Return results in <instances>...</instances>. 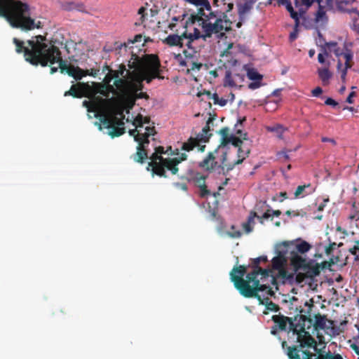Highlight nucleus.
I'll list each match as a JSON object with an SVG mask.
<instances>
[{
	"mask_svg": "<svg viewBox=\"0 0 359 359\" xmlns=\"http://www.w3.org/2000/svg\"><path fill=\"white\" fill-rule=\"evenodd\" d=\"M121 77L128 76L129 79H137V72L134 69H126L124 65H120L116 70Z\"/></svg>",
	"mask_w": 359,
	"mask_h": 359,
	"instance_id": "obj_27",
	"label": "nucleus"
},
{
	"mask_svg": "<svg viewBox=\"0 0 359 359\" xmlns=\"http://www.w3.org/2000/svg\"><path fill=\"white\" fill-rule=\"evenodd\" d=\"M26 43L32 50H27L25 60L32 65L46 67L48 62H55L58 58L59 48L51 41H48L44 36L37 35L35 40H27Z\"/></svg>",
	"mask_w": 359,
	"mask_h": 359,
	"instance_id": "obj_5",
	"label": "nucleus"
},
{
	"mask_svg": "<svg viewBox=\"0 0 359 359\" xmlns=\"http://www.w3.org/2000/svg\"><path fill=\"white\" fill-rule=\"evenodd\" d=\"M305 278H309L306 274L303 271H299V273L296 275L297 282L301 283L305 280Z\"/></svg>",
	"mask_w": 359,
	"mask_h": 359,
	"instance_id": "obj_51",
	"label": "nucleus"
},
{
	"mask_svg": "<svg viewBox=\"0 0 359 359\" xmlns=\"http://www.w3.org/2000/svg\"><path fill=\"white\" fill-rule=\"evenodd\" d=\"M129 134H130V135L133 136L134 137V140H135V136L137 135H142V132L141 129H137V128H135V129L130 130H129Z\"/></svg>",
	"mask_w": 359,
	"mask_h": 359,
	"instance_id": "obj_57",
	"label": "nucleus"
},
{
	"mask_svg": "<svg viewBox=\"0 0 359 359\" xmlns=\"http://www.w3.org/2000/svg\"><path fill=\"white\" fill-rule=\"evenodd\" d=\"M290 264L294 269V272H298L299 271H302L306 262H308L306 259L302 255L297 254V252L292 250L290 252V256L289 257Z\"/></svg>",
	"mask_w": 359,
	"mask_h": 359,
	"instance_id": "obj_18",
	"label": "nucleus"
},
{
	"mask_svg": "<svg viewBox=\"0 0 359 359\" xmlns=\"http://www.w3.org/2000/svg\"><path fill=\"white\" fill-rule=\"evenodd\" d=\"M199 146L198 138L189 137L187 142H184L182 145L181 150L186 151H192L196 147Z\"/></svg>",
	"mask_w": 359,
	"mask_h": 359,
	"instance_id": "obj_29",
	"label": "nucleus"
},
{
	"mask_svg": "<svg viewBox=\"0 0 359 359\" xmlns=\"http://www.w3.org/2000/svg\"><path fill=\"white\" fill-rule=\"evenodd\" d=\"M187 158V156L184 153L176 158H163L155 151L149 157L151 161L149 162L147 170L151 172L152 176L156 175L161 177H167L165 169L170 170L172 175H176L179 170L178 164Z\"/></svg>",
	"mask_w": 359,
	"mask_h": 359,
	"instance_id": "obj_6",
	"label": "nucleus"
},
{
	"mask_svg": "<svg viewBox=\"0 0 359 359\" xmlns=\"http://www.w3.org/2000/svg\"><path fill=\"white\" fill-rule=\"evenodd\" d=\"M348 69H346V67H344V69H342L341 72V79L342 82H344V83L346 82V78Z\"/></svg>",
	"mask_w": 359,
	"mask_h": 359,
	"instance_id": "obj_63",
	"label": "nucleus"
},
{
	"mask_svg": "<svg viewBox=\"0 0 359 359\" xmlns=\"http://www.w3.org/2000/svg\"><path fill=\"white\" fill-rule=\"evenodd\" d=\"M134 161L143 163L148 158V153L146 149H142V146L137 147V151L131 156Z\"/></svg>",
	"mask_w": 359,
	"mask_h": 359,
	"instance_id": "obj_24",
	"label": "nucleus"
},
{
	"mask_svg": "<svg viewBox=\"0 0 359 359\" xmlns=\"http://www.w3.org/2000/svg\"><path fill=\"white\" fill-rule=\"evenodd\" d=\"M284 5H285L287 11L290 12L291 18L295 20L297 23H299L298 13L294 11L291 3L287 0V3H285Z\"/></svg>",
	"mask_w": 359,
	"mask_h": 359,
	"instance_id": "obj_39",
	"label": "nucleus"
},
{
	"mask_svg": "<svg viewBox=\"0 0 359 359\" xmlns=\"http://www.w3.org/2000/svg\"><path fill=\"white\" fill-rule=\"evenodd\" d=\"M112 102L111 99H103L100 97H95L93 101L84 100L83 106L85 107L88 112L97 113L101 111L102 108L107 107Z\"/></svg>",
	"mask_w": 359,
	"mask_h": 359,
	"instance_id": "obj_11",
	"label": "nucleus"
},
{
	"mask_svg": "<svg viewBox=\"0 0 359 359\" xmlns=\"http://www.w3.org/2000/svg\"><path fill=\"white\" fill-rule=\"evenodd\" d=\"M0 17L4 18L13 28L24 31L41 28V22L30 17L29 6L20 0H0Z\"/></svg>",
	"mask_w": 359,
	"mask_h": 359,
	"instance_id": "obj_4",
	"label": "nucleus"
},
{
	"mask_svg": "<svg viewBox=\"0 0 359 359\" xmlns=\"http://www.w3.org/2000/svg\"><path fill=\"white\" fill-rule=\"evenodd\" d=\"M318 74L319 78L324 83L328 82L330 79L332 77V74L328 67L319 68L318 69Z\"/></svg>",
	"mask_w": 359,
	"mask_h": 359,
	"instance_id": "obj_34",
	"label": "nucleus"
},
{
	"mask_svg": "<svg viewBox=\"0 0 359 359\" xmlns=\"http://www.w3.org/2000/svg\"><path fill=\"white\" fill-rule=\"evenodd\" d=\"M272 320L275 325L271 329V334L276 335L279 330H287L288 325V334L296 336L297 345L288 346L285 341H282V348L289 359H344L339 353L318 352L316 339L306 330L312 325L311 318L299 315L298 322L294 323L289 317L275 315Z\"/></svg>",
	"mask_w": 359,
	"mask_h": 359,
	"instance_id": "obj_2",
	"label": "nucleus"
},
{
	"mask_svg": "<svg viewBox=\"0 0 359 359\" xmlns=\"http://www.w3.org/2000/svg\"><path fill=\"white\" fill-rule=\"evenodd\" d=\"M321 141L323 142H330V143L332 144L333 145L336 144V141L334 139L330 138V137H323L321 138Z\"/></svg>",
	"mask_w": 359,
	"mask_h": 359,
	"instance_id": "obj_62",
	"label": "nucleus"
},
{
	"mask_svg": "<svg viewBox=\"0 0 359 359\" xmlns=\"http://www.w3.org/2000/svg\"><path fill=\"white\" fill-rule=\"evenodd\" d=\"M266 309L269 311L275 312L279 311L280 309L279 306L271 301L266 303Z\"/></svg>",
	"mask_w": 359,
	"mask_h": 359,
	"instance_id": "obj_49",
	"label": "nucleus"
},
{
	"mask_svg": "<svg viewBox=\"0 0 359 359\" xmlns=\"http://www.w3.org/2000/svg\"><path fill=\"white\" fill-rule=\"evenodd\" d=\"M66 73L76 80H80L87 75V73L79 67L69 65Z\"/></svg>",
	"mask_w": 359,
	"mask_h": 359,
	"instance_id": "obj_22",
	"label": "nucleus"
},
{
	"mask_svg": "<svg viewBox=\"0 0 359 359\" xmlns=\"http://www.w3.org/2000/svg\"><path fill=\"white\" fill-rule=\"evenodd\" d=\"M245 76L241 74H233L231 70H226L224 77V86L229 87L241 86V83L244 81Z\"/></svg>",
	"mask_w": 359,
	"mask_h": 359,
	"instance_id": "obj_16",
	"label": "nucleus"
},
{
	"mask_svg": "<svg viewBox=\"0 0 359 359\" xmlns=\"http://www.w3.org/2000/svg\"><path fill=\"white\" fill-rule=\"evenodd\" d=\"M268 261L266 256H260L257 258H255L252 260V267L253 269H257L259 268V264L261 262H266Z\"/></svg>",
	"mask_w": 359,
	"mask_h": 359,
	"instance_id": "obj_43",
	"label": "nucleus"
},
{
	"mask_svg": "<svg viewBox=\"0 0 359 359\" xmlns=\"http://www.w3.org/2000/svg\"><path fill=\"white\" fill-rule=\"evenodd\" d=\"M217 162L212 152H209L208 156L198 163V167L204 170L211 172L217 166Z\"/></svg>",
	"mask_w": 359,
	"mask_h": 359,
	"instance_id": "obj_19",
	"label": "nucleus"
},
{
	"mask_svg": "<svg viewBox=\"0 0 359 359\" xmlns=\"http://www.w3.org/2000/svg\"><path fill=\"white\" fill-rule=\"evenodd\" d=\"M122 126L123 125H114L110 128L111 130L109 131V135L111 137H119L121 135L124 134L125 133V128L124 127H120V126Z\"/></svg>",
	"mask_w": 359,
	"mask_h": 359,
	"instance_id": "obj_36",
	"label": "nucleus"
},
{
	"mask_svg": "<svg viewBox=\"0 0 359 359\" xmlns=\"http://www.w3.org/2000/svg\"><path fill=\"white\" fill-rule=\"evenodd\" d=\"M154 79H163L164 77L161 74L156 73H137V77L135 81H137L138 83L145 81L147 83H150Z\"/></svg>",
	"mask_w": 359,
	"mask_h": 359,
	"instance_id": "obj_23",
	"label": "nucleus"
},
{
	"mask_svg": "<svg viewBox=\"0 0 359 359\" xmlns=\"http://www.w3.org/2000/svg\"><path fill=\"white\" fill-rule=\"evenodd\" d=\"M344 57L346 60V62L344 64V65H345L344 67H346V69H350L351 67V65L350 62L353 58V54L351 52V50H348L347 52L344 53Z\"/></svg>",
	"mask_w": 359,
	"mask_h": 359,
	"instance_id": "obj_46",
	"label": "nucleus"
},
{
	"mask_svg": "<svg viewBox=\"0 0 359 359\" xmlns=\"http://www.w3.org/2000/svg\"><path fill=\"white\" fill-rule=\"evenodd\" d=\"M202 66H203L202 63L193 62H191V70H194V69L199 70L202 67Z\"/></svg>",
	"mask_w": 359,
	"mask_h": 359,
	"instance_id": "obj_60",
	"label": "nucleus"
},
{
	"mask_svg": "<svg viewBox=\"0 0 359 359\" xmlns=\"http://www.w3.org/2000/svg\"><path fill=\"white\" fill-rule=\"evenodd\" d=\"M133 126H135L137 129H141L143 128L144 121L143 116L141 114H138L134 119L133 122Z\"/></svg>",
	"mask_w": 359,
	"mask_h": 359,
	"instance_id": "obj_45",
	"label": "nucleus"
},
{
	"mask_svg": "<svg viewBox=\"0 0 359 359\" xmlns=\"http://www.w3.org/2000/svg\"><path fill=\"white\" fill-rule=\"evenodd\" d=\"M229 129L227 127L222 128L219 133L221 135V145L226 146L231 143L234 147H238L241 146L243 141L241 138L236 137L235 135H229Z\"/></svg>",
	"mask_w": 359,
	"mask_h": 359,
	"instance_id": "obj_14",
	"label": "nucleus"
},
{
	"mask_svg": "<svg viewBox=\"0 0 359 359\" xmlns=\"http://www.w3.org/2000/svg\"><path fill=\"white\" fill-rule=\"evenodd\" d=\"M308 278H313L320 273L319 266L317 264H314L312 260H309L306 262L303 270Z\"/></svg>",
	"mask_w": 359,
	"mask_h": 359,
	"instance_id": "obj_21",
	"label": "nucleus"
},
{
	"mask_svg": "<svg viewBox=\"0 0 359 359\" xmlns=\"http://www.w3.org/2000/svg\"><path fill=\"white\" fill-rule=\"evenodd\" d=\"M13 43L15 45L16 52L18 53H23L25 57V53H26L27 50H28L29 52H31V50H32V48H30L29 46H25V42L18 39L17 38L13 39Z\"/></svg>",
	"mask_w": 359,
	"mask_h": 359,
	"instance_id": "obj_30",
	"label": "nucleus"
},
{
	"mask_svg": "<svg viewBox=\"0 0 359 359\" xmlns=\"http://www.w3.org/2000/svg\"><path fill=\"white\" fill-rule=\"evenodd\" d=\"M247 76L249 79L252 81H262L263 76L255 69H249L247 72Z\"/></svg>",
	"mask_w": 359,
	"mask_h": 359,
	"instance_id": "obj_37",
	"label": "nucleus"
},
{
	"mask_svg": "<svg viewBox=\"0 0 359 359\" xmlns=\"http://www.w3.org/2000/svg\"><path fill=\"white\" fill-rule=\"evenodd\" d=\"M310 187V184H308L307 185L298 186L297 188L295 190V192H294L295 198L299 197V196L303 194V192L304 191L306 187Z\"/></svg>",
	"mask_w": 359,
	"mask_h": 359,
	"instance_id": "obj_50",
	"label": "nucleus"
},
{
	"mask_svg": "<svg viewBox=\"0 0 359 359\" xmlns=\"http://www.w3.org/2000/svg\"><path fill=\"white\" fill-rule=\"evenodd\" d=\"M111 104L102 108L97 114H100V121L104 128L110 129L114 125H124L123 121L118 117L110 114Z\"/></svg>",
	"mask_w": 359,
	"mask_h": 359,
	"instance_id": "obj_9",
	"label": "nucleus"
},
{
	"mask_svg": "<svg viewBox=\"0 0 359 359\" xmlns=\"http://www.w3.org/2000/svg\"><path fill=\"white\" fill-rule=\"evenodd\" d=\"M212 121L211 118H209L207 121L206 126L202 129V133L198 135L196 138H198L199 141L201 140L204 142H208L211 134H208L210 131V123Z\"/></svg>",
	"mask_w": 359,
	"mask_h": 359,
	"instance_id": "obj_31",
	"label": "nucleus"
},
{
	"mask_svg": "<svg viewBox=\"0 0 359 359\" xmlns=\"http://www.w3.org/2000/svg\"><path fill=\"white\" fill-rule=\"evenodd\" d=\"M55 63L59 64V68L60 69L61 73L66 72L67 69L69 67V65H67V61L62 60V56H61V52L60 50H59L58 58H56L55 62H51V61L48 62V65H51Z\"/></svg>",
	"mask_w": 359,
	"mask_h": 359,
	"instance_id": "obj_33",
	"label": "nucleus"
},
{
	"mask_svg": "<svg viewBox=\"0 0 359 359\" xmlns=\"http://www.w3.org/2000/svg\"><path fill=\"white\" fill-rule=\"evenodd\" d=\"M196 40L194 39L193 33L187 34L184 32L181 35L170 34L165 39H163V43L170 47L178 46L182 48L184 45L188 48H191V43Z\"/></svg>",
	"mask_w": 359,
	"mask_h": 359,
	"instance_id": "obj_8",
	"label": "nucleus"
},
{
	"mask_svg": "<svg viewBox=\"0 0 359 359\" xmlns=\"http://www.w3.org/2000/svg\"><path fill=\"white\" fill-rule=\"evenodd\" d=\"M322 93H323V90L319 86L313 89L311 91V94L313 97H318Z\"/></svg>",
	"mask_w": 359,
	"mask_h": 359,
	"instance_id": "obj_59",
	"label": "nucleus"
},
{
	"mask_svg": "<svg viewBox=\"0 0 359 359\" xmlns=\"http://www.w3.org/2000/svg\"><path fill=\"white\" fill-rule=\"evenodd\" d=\"M338 44L336 41L325 42L324 46H322V50H324L325 55L328 56L329 53L327 49L331 52L333 51V49L336 48Z\"/></svg>",
	"mask_w": 359,
	"mask_h": 359,
	"instance_id": "obj_38",
	"label": "nucleus"
},
{
	"mask_svg": "<svg viewBox=\"0 0 359 359\" xmlns=\"http://www.w3.org/2000/svg\"><path fill=\"white\" fill-rule=\"evenodd\" d=\"M359 251V246H353V248L349 249V252L355 256V259L359 260V255L357 254V252Z\"/></svg>",
	"mask_w": 359,
	"mask_h": 359,
	"instance_id": "obj_54",
	"label": "nucleus"
},
{
	"mask_svg": "<svg viewBox=\"0 0 359 359\" xmlns=\"http://www.w3.org/2000/svg\"><path fill=\"white\" fill-rule=\"evenodd\" d=\"M243 228L244 229L245 231L247 233H250L252 231V227L251 226V224L247 222L243 224Z\"/></svg>",
	"mask_w": 359,
	"mask_h": 359,
	"instance_id": "obj_61",
	"label": "nucleus"
},
{
	"mask_svg": "<svg viewBox=\"0 0 359 359\" xmlns=\"http://www.w3.org/2000/svg\"><path fill=\"white\" fill-rule=\"evenodd\" d=\"M135 80L136 79H129L128 76L121 77L114 80L113 86H115L116 89L119 90L120 91H123L128 87L132 81Z\"/></svg>",
	"mask_w": 359,
	"mask_h": 359,
	"instance_id": "obj_25",
	"label": "nucleus"
},
{
	"mask_svg": "<svg viewBox=\"0 0 359 359\" xmlns=\"http://www.w3.org/2000/svg\"><path fill=\"white\" fill-rule=\"evenodd\" d=\"M114 79V76L111 75V73L109 71L104 79V84H110L111 81Z\"/></svg>",
	"mask_w": 359,
	"mask_h": 359,
	"instance_id": "obj_56",
	"label": "nucleus"
},
{
	"mask_svg": "<svg viewBox=\"0 0 359 359\" xmlns=\"http://www.w3.org/2000/svg\"><path fill=\"white\" fill-rule=\"evenodd\" d=\"M112 103L111 104L110 107H111ZM110 114H113L116 116H120L121 118H119L120 120L123 121V120L125 118V116L123 114V107H117L113 109V111H111V109L110 108Z\"/></svg>",
	"mask_w": 359,
	"mask_h": 359,
	"instance_id": "obj_42",
	"label": "nucleus"
},
{
	"mask_svg": "<svg viewBox=\"0 0 359 359\" xmlns=\"http://www.w3.org/2000/svg\"><path fill=\"white\" fill-rule=\"evenodd\" d=\"M332 323L333 322L327 320L325 316H322L320 313L315 315L313 326L316 330H324L326 327L329 328L330 325H332Z\"/></svg>",
	"mask_w": 359,
	"mask_h": 359,
	"instance_id": "obj_20",
	"label": "nucleus"
},
{
	"mask_svg": "<svg viewBox=\"0 0 359 359\" xmlns=\"http://www.w3.org/2000/svg\"><path fill=\"white\" fill-rule=\"evenodd\" d=\"M129 69H134L137 73L161 74V62L157 55L146 54L140 57L132 54L131 60L128 62Z\"/></svg>",
	"mask_w": 359,
	"mask_h": 359,
	"instance_id": "obj_7",
	"label": "nucleus"
},
{
	"mask_svg": "<svg viewBox=\"0 0 359 359\" xmlns=\"http://www.w3.org/2000/svg\"><path fill=\"white\" fill-rule=\"evenodd\" d=\"M133 89L135 91V99H146L148 100L149 98V95L147 93L140 92L137 93L139 90H142L143 88V85L142 83L139 82L137 83H135L133 85Z\"/></svg>",
	"mask_w": 359,
	"mask_h": 359,
	"instance_id": "obj_32",
	"label": "nucleus"
},
{
	"mask_svg": "<svg viewBox=\"0 0 359 359\" xmlns=\"http://www.w3.org/2000/svg\"><path fill=\"white\" fill-rule=\"evenodd\" d=\"M212 100H213L214 104H218L221 107H224L227 104V100L220 98L217 93H213V95H212Z\"/></svg>",
	"mask_w": 359,
	"mask_h": 359,
	"instance_id": "obj_41",
	"label": "nucleus"
},
{
	"mask_svg": "<svg viewBox=\"0 0 359 359\" xmlns=\"http://www.w3.org/2000/svg\"><path fill=\"white\" fill-rule=\"evenodd\" d=\"M187 2L194 4L196 6H201L203 8L205 11H210L211 6L208 0H186Z\"/></svg>",
	"mask_w": 359,
	"mask_h": 359,
	"instance_id": "obj_35",
	"label": "nucleus"
},
{
	"mask_svg": "<svg viewBox=\"0 0 359 359\" xmlns=\"http://www.w3.org/2000/svg\"><path fill=\"white\" fill-rule=\"evenodd\" d=\"M288 253L285 248L280 250L278 252V256L275 257L272 259V264L275 269H279L282 267L283 264V258L285 255Z\"/></svg>",
	"mask_w": 359,
	"mask_h": 359,
	"instance_id": "obj_28",
	"label": "nucleus"
},
{
	"mask_svg": "<svg viewBox=\"0 0 359 359\" xmlns=\"http://www.w3.org/2000/svg\"><path fill=\"white\" fill-rule=\"evenodd\" d=\"M156 133L154 126H147L144 128V132L142 135L135 136V142L138 143L137 146H142V149H146L149 144V137L153 136Z\"/></svg>",
	"mask_w": 359,
	"mask_h": 359,
	"instance_id": "obj_17",
	"label": "nucleus"
},
{
	"mask_svg": "<svg viewBox=\"0 0 359 359\" xmlns=\"http://www.w3.org/2000/svg\"><path fill=\"white\" fill-rule=\"evenodd\" d=\"M155 151L160 154L161 156L163 154H167V151L164 150V147L162 146H159L155 148Z\"/></svg>",
	"mask_w": 359,
	"mask_h": 359,
	"instance_id": "obj_64",
	"label": "nucleus"
},
{
	"mask_svg": "<svg viewBox=\"0 0 359 359\" xmlns=\"http://www.w3.org/2000/svg\"><path fill=\"white\" fill-rule=\"evenodd\" d=\"M249 154H250L249 149H248L246 151H243L241 148V146H240V147H238V158L236 161H234L233 163H226L227 154H226V153H224L222 155V169L226 168L227 172L233 170L236 165L242 163L243 160L246 157L248 156Z\"/></svg>",
	"mask_w": 359,
	"mask_h": 359,
	"instance_id": "obj_13",
	"label": "nucleus"
},
{
	"mask_svg": "<svg viewBox=\"0 0 359 359\" xmlns=\"http://www.w3.org/2000/svg\"><path fill=\"white\" fill-rule=\"evenodd\" d=\"M257 211H251L250 213V215L248 216L247 223H249L250 224H254V219L255 217L258 219V213H260L261 212L259 210L258 205L256 206Z\"/></svg>",
	"mask_w": 359,
	"mask_h": 359,
	"instance_id": "obj_47",
	"label": "nucleus"
},
{
	"mask_svg": "<svg viewBox=\"0 0 359 359\" xmlns=\"http://www.w3.org/2000/svg\"><path fill=\"white\" fill-rule=\"evenodd\" d=\"M238 64V61L236 59L231 58L230 60H226L224 65L226 67L236 66Z\"/></svg>",
	"mask_w": 359,
	"mask_h": 359,
	"instance_id": "obj_58",
	"label": "nucleus"
},
{
	"mask_svg": "<svg viewBox=\"0 0 359 359\" xmlns=\"http://www.w3.org/2000/svg\"><path fill=\"white\" fill-rule=\"evenodd\" d=\"M325 104L326 105H330V106H332L333 107H336L338 106V102H336L334 100H333L332 98L331 97H328L325 100Z\"/></svg>",
	"mask_w": 359,
	"mask_h": 359,
	"instance_id": "obj_55",
	"label": "nucleus"
},
{
	"mask_svg": "<svg viewBox=\"0 0 359 359\" xmlns=\"http://www.w3.org/2000/svg\"><path fill=\"white\" fill-rule=\"evenodd\" d=\"M97 92L105 97L104 99H109V97L111 93H116V89L111 84H100ZM113 100V98H111Z\"/></svg>",
	"mask_w": 359,
	"mask_h": 359,
	"instance_id": "obj_26",
	"label": "nucleus"
},
{
	"mask_svg": "<svg viewBox=\"0 0 359 359\" xmlns=\"http://www.w3.org/2000/svg\"><path fill=\"white\" fill-rule=\"evenodd\" d=\"M297 26H298V23L296 22V25H295L294 31L290 34V41H293L297 38V35H298Z\"/></svg>",
	"mask_w": 359,
	"mask_h": 359,
	"instance_id": "obj_53",
	"label": "nucleus"
},
{
	"mask_svg": "<svg viewBox=\"0 0 359 359\" xmlns=\"http://www.w3.org/2000/svg\"><path fill=\"white\" fill-rule=\"evenodd\" d=\"M272 217V214H271V210L270 209H268L266 212H264L262 215H258V219H259V222L263 224L264 222V219H268L269 218H271Z\"/></svg>",
	"mask_w": 359,
	"mask_h": 359,
	"instance_id": "obj_48",
	"label": "nucleus"
},
{
	"mask_svg": "<svg viewBox=\"0 0 359 359\" xmlns=\"http://www.w3.org/2000/svg\"><path fill=\"white\" fill-rule=\"evenodd\" d=\"M257 0H214V4L221 8L220 11H205L199 8L196 13L191 14L187 23L197 24L201 27L200 31L194 27V39L206 40L215 35L217 38L223 37L225 34L232 29L233 22L229 19L228 13L232 11L236 4L239 21L236 23L237 28L241 27L243 22L247 19Z\"/></svg>",
	"mask_w": 359,
	"mask_h": 359,
	"instance_id": "obj_1",
	"label": "nucleus"
},
{
	"mask_svg": "<svg viewBox=\"0 0 359 359\" xmlns=\"http://www.w3.org/2000/svg\"><path fill=\"white\" fill-rule=\"evenodd\" d=\"M262 86L261 81H254L248 84V88L250 90H255Z\"/></svg>",
	"mask_w": 359,
	"mask_h": 359,
	"instance_id": "obj_52",
	"label": "nucleus"
},
{
	"mask_svg": "<svg viewBox=\"0 0 359 359\" xmlns=\"http://www.w3.org/2000/svg\"><path fill=\"white\" fill-rule=\"evenodd\" d=\"M206 178L207 176L198 172L193 173L189 178V182H192L196 187L199 188V196L201 198H205L210 195V191L208 189L205 184Z\"/></svg>",
	"mask_w": 359,
	"mask_h": 359,
	"instance_id": "obj_10",
	"label": "nucleus"
},
{
	"mask_svg": "<svg viewBox=\"0 0 359 359\" xmlns=\"http://www.w3.org/2000/svg\"><path fill=\"white\" fill-rule=\"evenodd\" d=\"M279 247L285 248L287 252H290L292 250H294V252H297V254L306 253L311 248V245L305 241H301L297 243L294 242L285 241L280 245Z\"/></svg>",
	"mask_w": 359,
	"mask_h": 359,
	"instance_id": "obj_12",
	"label": "nucleus"
},
{
	"mask_svg": "<svg viewBox=\"0 0 359 359\" xmlns=\"http://www.w3.org/2000/svg\"><path fill=\"white\" fill-rule=\"evenodd\" d=\"M319 8L316 14V21L319 22L320 20H323L324 18H326V13L324 10V8L325 6H323L322 4H318Z\"/></svg>",
	"mask_w": 359,
	"mask_h": 359,
	"instance_id": "obj_40",
	"label": "nucleus"
},
{
	"mask_svg": "<svg viewBox=\"0 0 359 359\" xmlns=\"http://www.w3.org/2000/svg\"><path fill=\"white\" fill-rule=\"evenodd\" d=\"M246 271L247 269L244 265H240L234 267L230 273L231 280L242 296L246 298L257 297V292L269 289L266 284L260 283V280L257 278L258 276H261L262 280L269 278L271 272L269 269L259 267L253 269L252 271L247 274L245 280L243 276L246 273Z\"/></svg>",
	"mask_w": 359,
	"mask_h": 359,
	"instance_id": "obj_3",
	"label": "nucleus"
},
{
	"mask_svg": "<svg viewBox=\"0 0 359 359\" xmlns=\"http://www.w3.org/2000/svg\"><path fill=\"white\" fill-rule=\"evenodd\" d=\"M88 88V84L79 82L76 84H73L69 90L65 91L64 96H72L75 98H81L85 96V93Z\"/></svg>",
	"mask_w": 359,
	"mask_h": 359,
	"instance_id": "obj_15",
	"label": "nucleus"
},
{
	"mask_svg": "<svg viewBox=\"0 0 359 359\" xmlns=\"http://www.w3.org/2000/svg\"><path fill=\"white\" fill-rule=\"evenodd\" d=\"M226 234L233 238H240L242 235V233L239 230H236L233 225L231 226V230L226 232Z\"/></svg>",
	"mask_w": 359,
	"mask_h": 359,
	"instance_id": "obj_44",
	"label": "nucleus"
}]
</instances>
